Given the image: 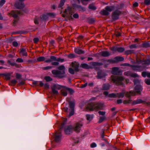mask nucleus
<instances>
[{
    "instance_id": "1",
    "label": "nucleus",
    "mask_w": 150,
    "mask_h": 150,
    "mask_svg": "<svg viewBox=\"0 0 150 150\" xmlns=\"http://www.w3.org/2000/svg\"><path fill=\"white\" fill-rule=\"evenodd\" d=\"M58 70H53L52 71V73L55 77L59 79H62L65 77V68L63 65H60L57 67Z\"/></svg>"
},
{
    "instance_id": "2",
    "label": "nucleus",
    "mask_w": 150,
    "mask_h": 150,
    "mask_svg": "<svg viewBox=\"0 0 150 150\" xmlns=\"http://www.w3.org/2000/svg\"><path fill=\"white\" fill-rule=\"evenodd\" d=\"M104 107V104L101 102H90L87 105L86 108L89 111L102 110Z\"/></svg>"
},
{
    "instance_id": "3",
    "label": "nucleus",
    "mask_w": 150,
    "mask_h": 150,
    "mask_svg": "<svg viewBox=\"0 0 150 150\" xmlns=\"http://www.w3.org/2000/svg\"><path fill=\"white\" fill-rule=\"evenodd\" d=\"M124 77L121 76L112 75L110 77V80L111 82L115 83L117 86L122 85L124 83Z\"/></svg>"
},
{
    "instance_id": "4",
    "label": "nucleus",
    "mask_w": 150,
    "mask_h": 150,
    "mask_svg": "<svg viewBox=\"0 0 150 150\" xmlns=\"http://www.w3.org/2000/svg\"><path fill=\"white\" fill-rule=\"evenodd\" d=\"M74 69L71 68H69L68 71L71 74L74 75L75 72H77L79 71L80 70L79 68L80 66L79 63L77 62L74 61L71 63L70 65Z\"/></svg>"
},
{
    "instance_id": "5",
    "label": "nucleus",
    "mask_w": 150,
    "mask_h": 150,
    "mask_svg": "<svg viewBox=\"0 0 150 150\" xmlns=\"http://www.w3.org/2000/svg\"><path fill=\"white\" fill-rule=\"evenodd\" d=\"M64 61V59H61L60 58H59L57 59L56 57L52 56L50 57V59H48L45 60V62L46 63H50L52 61H57V62H62Z\"/></svg>"
},
{
    "instance_id": "6",
    "label": "nucleus",
    "mask_w": 150,
    "mask_h": 150,
    "mask_svg": "<svg viewBox=\"0 0 150 150\" xmlns=\"http://www.w3.org/2000/svg\"><path fill=\"white\" fill-rule=\"evenodd\" d=\"M69 107L70 108L71 111L69 115V117L72 116L74 114V108L75 107V102L74 101H69Z\"/></svg>"
},
{
    "instance_id": "7",
    "label": "nucleus",
    "mask_w": 150,
    "mask_h": 150,
    "mask_svg": "<svg viewBox=\"0 0 150 150\" xmlns=\"http://www.w3.org/2000/svg\"><path fill=\"white\" fill-rule=\"evenodd\" d=\"M51 88L53 94L57 95L59 94L57 90L60 89L61 88V86L59 85L54 84L51 87Z\"/></svg>"
},
{
    "instance_id": "8",
    "label": "nucleus",
    "mask_w": 150,
    "mask_h": 150,
    "mask_svg": "<svg viewBox=\"0 0 150 150\" xmlns=\"http://www.w3.org/2000/svg\"><path fill=\"white\" fill-rule=\"evenodd\" d=\"M61 129H59L54 134V140L56 142H59L61 140L62 137Z\"/></svg>"
},
{
    "instance_id": "9",
    "label": "nucleus",
    "mask_w": 150,
    "mask_h": 150,
    "mask_svg": "<svg viewBox=\"0 0 150 150\" xmlns=\"http://www.w3.org/2000/svg\"><path fill=\"white\" fill-rule=\"evenodd\" d=\"M121 14V12L118 10H116L112 13V18L115 21L119 18V16Z\"/></svg>"
},
{
    "instance_id": "10",
    "label": "nucleus",
    "mask_w": 150,
    "mask_h": 150,
    "mask_svg": "<svg viewBox=\"0 0 150 150\" xmlns=\"http://www.w3.org/2000/svg\"><path fill=\"white\" fill-rule=\"evenodd\" d=\"M21 14L20 11L18 10H12L10 13H8V15L10 16H12L14 18H17L18 15Z\"/></svg>"
},
{
    "instance_id": "11",
    "label": "nucleus",
    "mask_w": 150,
    "mask_h": 150,
    "mask_svg": "<svg viewBox=\"0 0 150 150\" xmlns=\"http://www.w3.org/2000/svg\"><path fill=\"white\" fill-rule=\"evenodd\" d=\"M73 129V127L71 125L67 126L64 127V131L66 134H69L72 132Z\"/></svg>"
},
{
    "instance_id": "12",
    "label": "nucleus",
    "mask_w": 150,
    "mask_h": 150,
    "mask_svg": "<svg viewBox=\"0 0 150 150\" xmlns=\"http://www.w3.org/2000/svg\"><path fill=\"white\" fill-rule=\"evenodd\" d=\"M72 5L74 8H76L79 11L84 12L86 11L85 8L80 5H78L76 4H73Z\"/></svg>"
},
{
    "instance_id": "13",
    "label": "nucleus",
    "mask_w": 150,
    "mask_h": 150,
    "mask_svg": "<svg viewBox=\"0 0 150 150\" xmlns=\"http://www.w3.org/2000/svg\"><path fill=\"white\" fill-rule=\"evenodd\" d=\"M143 89L142 87L140 85H137L134 88V90L135 91L136 94L140 95L141 94V92Z\"/></svg>"
},
{
    "instance_id": "14",
    "label": "nucleus",
    "mask_w": 150,
    "mask_h": 150,
    "mask_svg": "<svg viewBox=\"0 0 150 150\" xmlns=\"http://www.w3.org/2000/svg\"><path fill=\"white\" fill-rule=\"evenodd\" d=\"M83 124L81 122H78L76 123V126L74 128V130L76 132H79L81 129V127L82 126Z\"/></svg>"
},
{
    "instance_id": "15",
    "label": "nucleus",
    "mask_w": 150,
    "mask_h": 150,
    "mask_svg": "<svg viewBox=\"0 0 150 150\" xmlns=\"http://www.w3.org/2000/svg\"><path fill=\"white\" fill-rule=\"evenodd\" d=\"M119 69V68L117 67H113L112 68L111 73L115 75H118L121 72Z\"/></svg>"
},
{
    "instance_id": "16",
    "label": "nucleus",
    "mask_w": 150,
    "mask_h": 150,
    "mask_svg": "<svg viewBox=\"0 0 150 150\" xmlns=\"http://www.w3.org/2000/svg\"><path fill=\"white\" fill-rule=\"evenodd\" d=\"M62 89L61 90V94L63 96H65L67 95L66 87L63 86H61Z\"/></svg>"
},
{
    "instance_id": "17",
    "label": "nucleus",
    "mask_w": 150,
    "mask_h": 150,
    "mask_svg": "<svg viewBox=\"0 0 150 150\" xmlns=\"http://www.w3.org/2000/svg\"><path fill=\"white\" fill-rule=\"evenodd\" d=\"M105 73L102 70H100L97 73V77L98 79H101L105 77Z\"/></svg>"
},
{
    "instance_id": "18",
    "label": "nucleus",
    "mask_w": 150,
    "mask_h": 150,
    "mask_svg": "<svg viewBox=\"0 0 150 150\" xmlns=\"http://www.w3.org/2000/svg\"><path fill=\"white\" fill-rule=\"evenodd\" d=\"M125 95L127 97L129 98H130L131 96H134L136 95V93L134 91H130L129 92H125Z\"/></svg>"
},
{
    "instance_id": "19",
    "label": "nucleus",
    "mask_w": 150,
    "mask_h": 150,
    "mask_svg": "<svg viewBox=\"0 0 150 150\" xmlns=\"http://www.w3.org/2000/svg\"><path fill=\"white\" fill-rule=\"evenodd\" d=\"M145 101L142 100L140 99H139L133 101L132 103V105H134L139 103L145 104Z\"/></svg>"
},
{
    "instance_id": "20",
    "label": "nucleus",
    "mask_w": 150,
    "mask_h": 150,
    "mask_svg": "<svg viewBox=\"0 0 150 150\" xmlns=\"http://www.w3.org/2000/svg\"><path fill=\"white\" fill-rule=\"evenodd\" d=\"M110 85L108 83H103L102 85V90L108 91L110 89Z\"/></svg>"
},
{
    "instance_id": "21",
    "label": "nucleus",
    "mask_w": 150,
    "mask_h": 150,
    "mask_svg": "<svg viewBox=\"0 0 150 150\" xmlns=\"http://www.w3.org/2000/svg\"><path fill=\"white\" fill-rule=\"evenodd\" d=\"M99 55L103 57H107L110 55V53L106 51H102L99 53Z\"/></svg>"
},
{
    "instance_id": "22",
    "label": "nucleus",
    "mask_w": 150,
    "mask_h": 150,
    "mask_svg": "<svg viewBox=\"0 0 150 150\" xmlns=\"http://www.w3.org/2000/svg\"><path fill=\"white\" fill-rule=\"evenodd\" d=\"M19 53L20 54H21L22 56L27 57L28 56L27 53L26 52L25 49L23 48H21L20 49Z\"/></svg>"
},
{
    "instance_id": "23",
    "label": "nucleus",
    "mask_w": 150,
    "mask_h": 150,
    "mask_svg": "<svg viewBox=\"0 0 150 150\" xmlns=\"http://www.w3.org/2000/svg\"><path fill=\"white\" fill-rule=\"evenodd\" d=\"M141 66L139 65H131V67L134 71H137L139 70V69Z\"/></svg>"
},
{
    "instance_id": "24",
    "label": "nucleus",
    "mask_w": 150,
    "mask_h": 150,
    "mask_svg": "<svg viewBox=\"0 0 150 150\" xmlns=\"http://www.w3.org/2000/svg\"><path fill=\"white\" fill-rule=\"evenodd\" d=\"M80 67L86 69H89L91 68V67L86 63H83L81 64Z\"/></svg>"
},
{
    "instance_id": "25",
    "label": "nucleus",
    "mask_w": 150,
    "mask_h": 150,
    "mask_svg": "<svg viewBox=\"0 0 150 150\" xmlns=\"http://www.w3.org/2000/svg\"><path fill=\"white\" fill-rule=\"evenodd\" d=\"M116 62V63L122 61L124 60V58L123 57L120 56H117L114 58Z\"/></svg>"
},
{
    "instance_id": "26",
    "label": "nucleus",
    "mask_w": 150,
    "mask_h": 150,
    "mask_svg": "<svg viewBox=\"0 0 150 150\" xmlns=\"http://www.w3.org/2000/svg\"><path fill=\"white\" fill-rule=\"evenodd\" d=\"M75 52L78 54H84L85 52L83 50L81 49L78 48H76L74 50Z\"/></svg>"
},
{
    "instance_id": "27",
    "label": "nucleus",
    "mask_w": 150,
    "mask_h": 150,
    "mask_svg": "<svg viewBox=\"0 0 150 150\" xmlns=\"http://www.w3.org/2000/svg\"><path fill=\"white\" fill-rule=\"evenodd\" d=\"M125 94V92H122L119 93H116L117 98H122L124 96Z\"/></svg>"
},
{
    "instance_id": "28",
    "label": "nucleus",
    "mask_w": 150,
    "mask_h": 150,
    "mask_svg": "<svg viewBox=\"0 0 150 150\" xmlns=\"http://www.w3.org/2000/svg\"><path fill=\"white\" fill-rule=\"evenodd\" d=\"M135 51L134 50H128L125 51V54L127 55L134 53Z\"/></svg>"
},
{
    "instance_id": "29",
    "label": "nucleus",
    "mask_w": 150,
    "mask_h": 150,
    "mask_svg": "<svg viewBox=\"0 0 150 150\" xmlns=\"http://www.w3.org/2000/svg\"><path fill=\"white\" fill-rule=\"evenodd\" d=\"M105 10H107L108 12H111L115 9V6H108L105 7Z\"/></svg>"
},
{
    "instance_id": "30",
    "label": "nucleus",
    "mask_w": 150,
    "mask_h": 150,
    "mask_svg": "<svg viewBox=\"0 0 150 150\" xmlns=\"http://www.w3.org/2000/svg\"><path fill=\"white\" fill-rule=\"evenodd\" d=\"M1 75H2L4 77H5L6 80L9 79L10 78L11 74L10 73L7 74H1Z\"/></svg>"
},
{
    "instance_id": "31",
    "label": "nucleus",
    "mask_w": 150,
    "mask_h": 150,
    "mask_svg": "<svg viewBox=\"0 0 150 150\" xmlns=\"http://www.w3.org/2000/svg\"><path fill=\"white\" fill-rule=\"evenodd\" d=\"M90 64L93 66H101L103 65V64L102 63H99L96 62H93L90 63Z\"/></svg>"
},
{
    "instance_id": "32",
    "label": "nucleus",
    "mask_w": 150,
    "mask_h": 150,
    "mask_svg": "<svg viewBox=\"0 0 150 150\" xmlns=\"http://www.w3.org/2000/svg\"><path fill=\"white\" fill-rule=\"evenodd\" d=\"M87 22L89 24L94 23L95 21V18L89 17L87 19Z\"/></svg>"
},
{
    "instance_id": "33",
    "label": "nucleus",
    "mask_w": 150,
    "mask_h": 150,
    "mask_svg": "<svg viewBox=\"0 0 150 150\" xmlns=\"http://www.w3.org/2000/svg\"><path fill=\"white\" fill-rule=\"evenodd\" d=\"M40 20L42 21H45L48 19V17L47 14H43L40 16Z\"/></svg>"
},
{
    "instance_id": "34",
    "label": "nucleus",
    "mask_w": 150,
    "mask_h": 150,
    "mask_svg": "<svg viewBox=\"0 0 150 150\" xmlns=\"http://www.w3.org/2000/svg\"><path fill=\"white\" fill-rule=\"evenodd\" d=\"M100 13L103 15L108 16L109 14V12L106 10L103 9L100 12Z\"/></svg>"
},
{
    "instance_id": "35",
    "label": "nucleus",
    "mask_w": 150,
    "mask_h": 150,
    "mask_svg": "<svg viewBox=\"0 0 150 150\" xmlns=\"http://www.w3.org/2000/svg\"><path fill=\"white\" fill-rule=\"evenodd\" d=\"M142 47H150V44L148 42H144L142 44Z\"/></svg>"
},
{
    "instance_id": "36",
    "label": "nucleus",
    "mask_w": 150,
    "mask_h": 150,
    "mask_svg": "<svg viewBox=\"0 0 150 150\" xmlns=\"http://www.w3.org/2000/svg\"><path fill=\"white\" fill-rule=\"evenodd\" d=\"M67 11H68L70 14L71 13L72 15V8L71 7L68 6L67 8V9H65L64 11V13H66Z\"/></svg>"
},
{
    "instance_id": "37",
    "label": "nucleus",
    "mask_w": 150,
    "mask_h": 150,
    "mask_svg": "<svg viewBox=\"0 0 150 150\" xmlns=\"http://www.w3.org/2000/svg\"><path fill=\"white\" fill-rule=\"evenodd\" d=\"M88 8L93 10H95L96 9V8L93 4H90L88 6Z\"/></svg>"
},
{
    "instance_id": "38",
    "label": "nucleus",
    "mask_w": 150,
    "mask_h": 150,
    "mask_svg": "<svg viewBox=\"0 0 150 150\" xmlns=\"http://www.w3.org/2000/svg\"><path fill=\"white\" fill-rule=\"evenodd\" d=\"M136 63L138 64L142 63L143 60H142L139 57H138L137 56L136 58Z\"/></svg>"
},
{
    "instance_id": "39",
    "label": "nucleus",
    "mask_w": 150,
    "mask_h": 150,
    "mask_svg": "<svg viewBox=\"0 0 150 150\" xmlns=\"http://www.w3.org/2000/svg\"><path fill=\"white\" fill-rule=\"evenodd\" d=\"M117 51L118 52L121 53L124 52L125 50L124 47H117Z\"/></svg>"
},
{
    "instance_id": "40",
    "label": "nucleus",
    "mask_w": 150,
    "mask_h": 150,
    "mask_svg": "<svg viewBox=\"0 0 150 150\" xmlns=\"http://www.w3.org/2000/svg\"><path fill=\"white\" fill-rule=\"evenodd\" d=\"M142 63L143 64H150V59L143 60Z\"/></svg>"
},
{
    "instance_id": "41",
    "label": "nucleus",
    "mask_w": 150,
    "mask_h": 150,
    "mask_svg": "<svg viewBox=\"0 0 150 150\" xmlns=\"http://www.w3.org/2000/svg\"><path fill=\"white\" fill-rule=\"evenodd\" d=\"M19 20L18 18H15L13 20L12 25L13 26H15L16 25V24L18 22Z\"/></svg>"
},
{
    "instance_id": "42",
    "label": "nucleus",
    "mask_w": 150,
    "mask_h": 150,
    "mask_svg": "<svg viewBox=\"0 0 150 150\" xmlns=\"http://www.w3.org/2000/svg\"><path fill=\"white\" fill-rule=\"evenodd\" d=\"M17 82L15 80H13L11 81L9 84L11 86H13L16 85Z\"/></svg>"
},
{
    "instance_id": "43",
    "label": "nucleus",
    "mask_w": 150,
    "mask_h": 150,
    "mask_svg": "<svg viewBox=\"0 0 150 150\" xmlns=\"http://www.w3.org/2000/svg\"><path fill=\"white\" fill-rule=\"evenodd\" d=\"M132 101V100L130 99L125 100L123 101V103L125 105L128 104L130 103Z\"/></svg>"
},
{
    "instance_id": "44",
    "label": "nucleus",
    "mask_w": 150,
    "mask_h": 150,
    "mask_svg": "<svg viewBox=\"0 0 150 150\" xmlns=\"http://www.w3.org/2000/svg\"><path fill=\"white\" fill-rule=\"evenodd\" d=\"M67 122V119H64L63 121L61 123L60 127V129H62L64 127V125L66 124Z\"/></svg>"
},
{
    "instance_id": "45",
    "label": "nucleus",
    "mask_w": 150,
    "mask_h": 150,
    "mask_svg": "<svg viewBox=\"0 0 150 150\" xmlns=\"http://www.w3.org/2000/svg\"><path fill=\"white\" fill-rule=\"evenodd\" d=\"M44 79L47 82L50 81L52 80V79L50 76H46L44 78Z\"/></svg>"
},
{
    "instance_id": "46",
    "label": "nucleus",
    "mask_w": 150,
    "mask_h": 150,
    "mask_svg": "<svg viewBox=\"0 0 150 150\" xmlns=\"http://www.w3.org/2000/svg\"><path fill=\"white\" fill-rule=\"evenodd\" d=\"M67 90L69 92V94L71 95L72 94L74 93V90L71 88L66 87Z\"/></svg>"
},
{
    "instance_id": "47",
    "label": "nucleus",
    "mask_w": 150,
    "mask_h": 150,
    "mask_svg": "<svg viewBox=\"0 0 150 150\" xmlns=\"http://www.w3.org/2000/svg\"><path fill=\"white\" fill-rule=\"evenodd\" d=\"M45 58L43 57H40L37 59V60L38 62H42L45 61Z\"/></svg>"
},
{
    "instance_id": "48",
    "label": "nucleus",
    "mask_w": 150,
    "mask_h": 150,
    "mask_svg": "<svg viewBox=\"0 0 150 150\" xmlns=\"http://www.w3.org/2000/svg\"><path fill=\"white\" fill-rule=\"evenodd\" d=\"M107 61L108 62H109L111 64H115L116 63V62L115 61V59H108L107 60Z\"/></svg>"
},
{
    "instance_id": "49",
    "label": "nucleus",
    "mask_w": 150,
    "mask_h": 150,
    "mask_svg": "<svg viewBox=\"0 0 150 150\" xmlns=\"http://www.w3.org/2000/svg\"><path fill=\"white\" fill-rule=\"evenodd\" d=\"M93 115H86V119L87 120H91L93 117Z\"/></svg>"
},
{
    "instance_id": "50",
    "label": "nucleus",
    "mask_w": 150,
    "mask_h": 150,
    "mask_svg": "<svg viewBox=\"0 0 150 150\" xmlns=\"http://www.w3.org/2000/svg\"><path fill=\"white\" fill-rule=\"evenodd\" d=\"M116 96V93H112L108 95V97L110 98H117Z\"/></svg>"
},
{
    "instance_id": "51",
    "label": "nucleus",
    "mask_w": 150,
    "mask_h": 150,
    "mask_svg": "<svg viewBox=\"0 0 150 150\" xmlns=\"http://www.w3.org/2000/svg\"><path fill=\"white\" fill-rule=\"evenodd\" d=\"M132 72L130 71L125 72L124 73V74L125 76H131Z\"/></svg>"
},
{
    "instance_id": "52",
    "label": "nucleus",
    "mask_w": 150,
    "mask_h": 150,
    "mask_svg": "<svg viewBox=\"0 0 150 150\" xmlns=\"http://www.w3.org/2000/svg\"><path fill=\"white\" fill-rule=\"evenodd\" d=\"M117 47L113 46L110 48V49L112 51L114 52L117 51Z\"/></svg>"
},
{
    "instance_id": "53",
    "label": "nucleus",
    "mask_w": 150,
    "mask_h": 150,
    "mask_svg": "<svg viewBox=\"0 0 150 150\" xmlns=\"http://www.w3.org/2000/svg\"><path fill=\"white\" fill-rule=\"evenodd\" d=\"M131 77L133 78L138 77L139 75L136 73L132 72Z\"/></svg>"
},
{
    "instance_id": "54",
    "label": "nucleus",
    "mask_w": 150,
    "mask_h": 150,
    "mask_svg": "<svg viewBox=\"0 0 150 150\" xmlns=\"http://www.w3.org/2000/svg\"><path fill=\"white\" fill-rule=\"evenodd\" d=\"M106 117L105 116L104 117H100L98 122L99 123H100L102 122L105 119Z\"/></svg>"
},
{
    "instance_id": "55",
    "label": "nucleus",
    "mask_w": 150,
    "mask_h": 150,
    "mask_svg": "<svg viewBox=\"0 0 150 150\" xmlns=\"http://www.w3.org/2000/svg\"><path fill=\"white\" fill-rule=\"evenodd\" d=\"M67 57L68 58L72 59L75 57V55L74 54H70L68 55Z\"/></svg>"
},
{
    "instance_id": "56",
    "label": "nucleus",
    "mask_w": 150,
    "mask_h": 150,
    "mask_svg": "<svg viewBox=\"0 0 150 150\" xmlns=\"http://www.w3.org/2000/svg\"><path fill=\"white\" fill-rule=\"evenodd\" d=\"M145 83L148 85H150V79H146L145 80Z\"/></svg>"
},
{
    "instance_id": "57",
    "label": "nucleus",
    "mask_w": 150,
    "mask_h": 150,
    "mask_svg": "<svg viewBox=\"0 0 150 150\" xmlns=\"http://www.w3.org/2000/svg\"><path fill=\"white\" fill-rule=\"evenodd\" d=\"M52 67L50 66H47L46 67H43L42 69L43 70H47L50 69L52 68Z\"/></svg>"
},
{
    "instance_id": "58",
    "label": "nucleus",
    "mask_w": 150,
    "mask_h": 150,
    "mask_svg": "<svg viewBox=\"0 0 150 150\" xmlns=\"http://www.w3.org/2000/svg\"><path fill=\"white\" fill-rule=\"evenodd\" d=\"M133 82L134 85L138 84L140 83V81L137 79H134L133 81Z\"/></svg>"
},
{
    "instance_id": "59",
    "label": "nucleus",
    "mask_w": 150,
    "mask_h": 150,
    "mask_svg": "<svg viewBox=\"0 0 150 150\" xmlns=\"http://www.w3.org/2000/svg\"><path fill=\"white\" fill-rule=\"evenodd\" d=\"M144 3L146 5H149L150 4V0H144Z\"/></svg>"
},
{
    "instance_id": "60",
    "label": "nucleus",
    "mask_w": 150,
    "mask_h": 150,
    "mask_svg": "<svg viewBox=\"0 0 150 150\" xmlns=\"http://www.w3.org/2000/svg\"><path fill=\"white\" fill-rule=\"evenodd\" d=\"M132 65L130 64L127 63H125L124 64H122L120 65L121 66H128L129 67H131Z\"/></svg>"
},
{
    "instance_id": "61",
    "label": "nucleus",
    "mask_w": 150,
    "mask_h": 150,
    "mask_svg": "<svg viewBox=\"0 0 150 150\" xmlns=\"http://www.w3.org/2000/svg\"><path fill=\"white\" fill-rule=\"evenodd\" d=\"M16 62L18 63H21L23 62V60L21 58H18L16 59Z\"/></svg>"
},
{
    "instance_id": "62",
    "label": "nucleus",
    "mask_w": 150,
    "mask_h": 150,
    "mask_svg": "<svg viewBox=\"0 0 150 150\" xmlns=\"http://www.w3.org/2000/svg\"><path fill=\"white\" fill-rule=\"evenodd\" d=\"M129 47L130 49H132L133 48H136L137 47V46L135 44H132L130 45Z\"/></svg>"
},
{
    "instance_id": "63",
    "label": "nucleus",
    "mask_w": 150,
    "mask_h": 150,
    "mask_svg": "<svg viewBox=\"0 0 150 150\" xmlns=\"http://www.w3.org/2000/svg\"><path fill=\"white\" fill-rule=\"evenodd\" d=\"M39 40V39L38 38H34L33 39L34 42L35 44L37 43Z\"/></svg>"
},
{
    "instance_id": "64",
    "label": "nucleus",
    "mask_w": 150,
    "mask_h": 150,
    "mask_svg": "<svg viewBox=\"0 0 150 150\" xmlns=\"http://www.w3.org/2000/svg\"><path fill=\"white\" fill-rule=\"evenodd\" d=\"M147 73L146 71H143L142 73V75L143 77H145L147 76Z\"/></svg>"
}]
</instances>
